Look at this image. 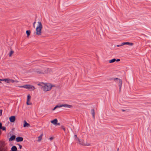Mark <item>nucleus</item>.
Segmentation results:
<instances>
[{
  "label": "nucleus",
  "mask_w": 151,
  "mask_h": 151,
  "mask_svg": "<svg viewBox=\"0 0 151 151\" xmlns=\"http://www.w3.org/2000/svg\"><path fill=\"white\" fill-rule=\"evenodd\" d=\"M92 114L93 116V118H94V116H95V112H94V109H93L92 110Z\"/></svg>",
  "instance_id": "nucleus-21"
},
{
  "label": "nucleus",
  "mask_w": 151,
  "mask_h": 151,
  "mask_svg": "<svg viewBox=\"0 0 151 151\" xmlns=\"http://www.w3.org/2000/svg\"><path fill=\"white\" fill-rule=\"evenodd\" d=\"M116 79H117L118 80V82H119V86L120 87V88H121V87L122 86V81L121 80L117 78H116Z\"/></svg>",
  "instance_id": "nucleus-12"
},
{
  "label": "nucleus",
  "mask_w": 151,
  "mask_h": 151,
  "mask_svg": "<svg viewBox=\"0 0 151 151\" xmlns=\"http://www.w3.org/2000/svg\"><path fill=\"white\" fill-rule=\"evenodd\" d=\"M116 61V60L115 59H113L112 60H111L109 61V63H113Z\"/></svg>",
  "instance_id": "nucleus-20"
},
{
  "label": "nucleus",
  "mask_w": 151,
  "mask_h": 151,
  "mask_svg": "<svg viewBox=\"0 0 151 151\" xmlns=\"http://www.w3.org/2000/svg\"><path fill=\"white\" fill-rule=\"evenodd\" d=\"M36 72L37 74H44L45 73V71L43 72L42 70H41L39 69L37 70L36 71Z\"/></svg>",
  "instance_id": "nucleus-7"
},
{
  "label": "nucleus",
  "mask_w": 151,
  "mask_h": 151,
  "mask_svg": "<svg viewBox=\"0 0 151 151\" xmlns=\"http://www.w3.org/2000/svg\"><path fill=\"white\" fill-rule=\"evenodd\" d=\"M1 129H2L3 130H5L6 128L5 127H2V128Z\"/></svg>",
  "instance_id": "nucleus-24"
},
{
  "label": "nucleus",
  "mask_w": 151,
  "mask_h": 151,
  "mask_svg": "<svg viewBox=\"0 0 151 151\" xmlns=\"http://www.w3.org/2000/svg\"><path fill=\"white\" fill-rule=\"evenodd\" d=\"M1 81H4L8 83H10V79L9 78L4 79L1 80Z\"/></svg>",
  "instance_id": "nucleus-10"
},
{
  "label": "nucleus",
  "mask_w": 151,
  "mask_h": 151,
  "mask_svg": "<svg viewBox=\"0 0 151 151\" xmlns=\"http://www.w3.org/2000/svg\"><path fill=\"white\" fill-rule=\"evenodd\" d=\"M75 136H76V137H77L76 135H75Z\"/></svg>",
  "instance_id": "nucleus-35"
},
{
  "label": "nucleus",
  "mask_w": 151,
  "mask_h": 151,
  "mask_svg": "<svg viewBox=\"0 0 151 151\" xmlns=\"http://www.w3.org/2000/svg\"><path fill=\"white\" fill-rule=\"evenodd\" d=\"M36 23V22H35L33 23V27L34 28H35V24Z\"/></svg>",
  "instance_id": "nucleus-30"
},
{
  "label": "nucleus",
  "mask_w": 151,
  "mask_h": 151,
  "mask_svg": "<svg viewBox=\"0 0 151 151\" xmlns=\"http://www.w3.org/2000/svg\"><path fill=\"white\" fill-rule=\"evenodd\" d=\"M58 122V120L57 119H55L54 120L51 121V122L54 125H56Z\"/></svg>",
  "instance_id": "nucleus-11"
},
{
  "label": "nucleus",
  "mask_w": 151,
  "mask_h": 151,
  "mask_svg": "<svg viewBox=\"0 0 151 151\" xmlns=\"http://www.w3.org/2000/svg\"><path fill=\"white\" fill-rule=\"evenodd\" d=\"M10 82H12V83H14V82H16V83H17V82H18V81H14L13 80H12V79H10Z\"/></svg>",
  "instance_id": "nucleus-22"
},
{
  "label": "nucleus",
  "mask_w": 151,
  "mask_h": 151,
  "mask_svg": "<svg viewBox=\"0 0 151 151\" xmlns=\"http://www.w3.org/2000/svg\"><path fill=\"white\" fill-rule=\"evenodd\" d=\"M57 107H58V106H56L53 109V110H55Z\"/></svg>",
  "instance_id": "nucleus-29"
},
{
  "label": "nucleus",
  "mask_w": 151,
  "mask_h": 151,
  "mask_svg": "<svg viewBox=\"0 0 151 151\" xmlns=\"http://www.w3.org/2000/svg\"><path fill=\"white\" fill-rule=\"evenodd\" d=\"M2 79H0V81H1V80H2ZM1 81H0V83H1Z\"/></svg>",
  "instance_id": "nucleus-34"
},
{
  "label": "nucleus",
  "mask_w": 151,
  "mask_h": 151,
  "mask_svg": "<svg viewBox=\"0 0 151 151\" xmlns=\"http://www.w3.org/2000/svg\"><path fill=\"white\" fill-rule=\"evenodd\" d=\"M120 60L119 59H118L116 60V61H120Z\"/></svg>",
  "instance_id": "nucleus-31"
},
{
  "label": "nucleus",
  "mask_w": 151,
  "mask_h": 151,
  "mask_svg": "<svg viewBox=\"0 0 151 151\" xmlns=\"http://www.w3.org/2000/svg\"><path fill=\"white\" fill-rule=\"evenodd\" d=\"M2 127V124L1 123H0V129Z\"/></svg>",
  "instance_id": "nucleus-25"
},
{
  "label": "nucleus",
  "mask_w": 151,
  "mask_h": 151,
  "mask_svg": "<svg viewBox=\"0 0 151 151\" xmlns=\"http://www.w3.org/2000/svg\"><path fill=\"white\" fill-rule=\"evenodd\" d=\"M62 127V129H63L64 131H65V128L64 127L62 126V127Z\"/></svg>",
  "instance_id": "nucleus-27"
},
{
  "label": "nucleus",
  "mask_w": 151,
  "mask_h": 151,
  "mask_svg": "<svg viewBox=\"0 0 151 151\" xmlns=\"http://www.w3.org/2000/svg\"><path fill=\"white\" fill-rule=\"evenodd\" d=\"M14 51L12 50H11L9 53V56L11 57L12 56V54L14 53Z\"/></svg>",
  "instance_id": "nucleus-19"
},
{
  "label": "nucleus",
  "mask_w": 151,
  "mask_h": 151,
  "mask_svg": "<svg viewBox=\"0 0 151 151\" xmlns=\"http://www.w3.org/2000/svg\"><path fill=\"white\" fill-rule=\"evenodd\" d=\"M1 113H2V111H1V110L0 111V114H1Z\"/></svg>",
  "instance_id": "nucleus-33"
},
{
  "label": "nucleus",
  "mask_w": 151,
  "mask_h": 151,
  "mask_svg": "<svg viewBox=\"0 0 151 151\" xmlns=\"http://www.w3.org/2000/svg\"><path fill=\"white\" fill-rule=\"evenodd\" d=\"M54 139V137H51L50 138V139L51 140H52Z\"/></svg>",
  "instance_id": "nucleus-26"
},
{
  "label": "nucleus",
  "mask_w": 151,
  "mask_h": 151,
  "mask_svg": "<svg viewBox=\"0 0 151 151\" xmlns=\"http://www.w3.org/2000/svg\"><path fill=\"white\" fill-rule=\"evenodd\" d=\"M31 33V32L30 30H27L26 31V33L27 35V37H29V36L30 34V33Z\"/></svg>",
  "instance_id": "nucleus-18"
},
{
  "label": "nucleus",
  "mask_w": 151,
  "mask_h": 151,
  "mask_svg": "<svg viewBox=\"0 0 151 151\" xmlns=\"http://www.w3.org/2000/svg\"><path fill=\"white\" fill-rule=\"evenodd\" d=\"M78 143L80 144L83 146H89L90 144L89 143L87 142H84V141L82 140L80 141L79 139H78Z\"/></svg>",
  "instance_id": "nucleus-4"
},
{
  "label": "nucleus",
  "mask_w": 151,
  "mask_h": 151,
  "mask_svg": "<svg viewBox=\"0 0 151 151\" xmlns=\"http://www.w3.org/2000/svg\"><path fill=\"white\" fill-rule=\"evenodd\" d=\"M61 106H64L66 107L70 108L72 107V106L68 104H64L62 105Z\"/></svg>",
  "instance_id": "nucleus-15"
},
{
  "label": "nucleus",
  "mask_w": 151,
  "mask_h": 151,
  "mask_svg": "<svg viewBox=\"0 0 151 151\" xmlns=\"http://www.w3.org/2000/svg\"><path fill=\"white\" fill-rule=\"evenodd\" d=\"M56 125H58L60 126V123H58L57 122V124H56Z\"/></svg>",
  "instance_id": "nucleus-28"
},
{
  "label": "nucleus",
  "mask_w": 151,
  "mask_h": 151,
  "mask_svg": "<svg viewBox=\"0 0 151 151\" xmlns=\"http://www.w3.org/2000/svg\"><path fill=\"white\" fill-rule=\"evenodd\" d=\"M19 148L20 149H21L22 148V146L21 145H19Z\"/></svg>",
  "instance_id": "nucleus-32"
},
{
  "label": "nucleus",
  "mask_w": 151,
  "mask_h": 151,
  "mask_svg": "<svg viewBox=\"0 0 151 151\" xmlns=\"http://www.w3.org/2000/svg\"><path fill=\"white\" fill-rule=\"evenodd\" d=\"M11 151H18L17 150V148L15 146L12 147L11 149Z\"/></svg>",
  "instance_id": "nucleus-14"
},
{
  "label": "nucleus",
  "mask_w": 151,
  "mask_h": 151,
  "mask_svg": "<svg viewBox=\"0 0 151 151\" xmlns=\"http://www.w3.org/2000/svg\"><path fill=\"white\" fill-rule=\"evenodd\" d=\"M15 135H13L11 137L9 138V141H12L15 138Z\"/></svg>",
  "instance_id": "nucleus-16"
},
{
  "label": "nucleus",
  "mask_w": 151,
  "mask_h": 151,
  "mask_svg": "<svg viewBox=\"0 0 151 151\" xmlns=\"http://www.w3.org/2000/svg\"><path fill=\"white\" fill-rule=\"evenodd\" d=\"M16 139V141L17 142H22L23 140V138L20 137H18Z\"/></svg>",
  "instance_id": "nucleus-8"
},
{
  "label": "nucleus",
  "mask_w": 151,
  "mask_h": 151,
  "mask_svg": "<svg viewBox=\"0 0 151 151\" xmlns=\"http://www.w3.org/2000/svg\"><path fill=\"white\" fill-rule=\"evenodd\" d=\"M30 126V124L27 123L25 121H24L23 127H29Z\"/></svg>",
  "instance_id": "nucleus-9"
},
{
  "label": "nucleus",
  "mask_w": 151,
  "mask_h": 151,
  "mask_svg": "<svg viewBox=\"0 0 151 151\" xmlns=\"http://www.w3.org/2000/svg\"><path fill=\"white\" fill-rule=\"evenodd\" d=\"M42 136H43V134H41V135L38 137V141H39V142H40L42 139Z\"/></svg>",
  "instance_id": "nucleus-17"
},
{
  "label": "nucleus",
  "mask_w": 151,
  "mask_h": 151,
  "mask_svg": "<svg viewBox=\"0 0 151 151\" xmlns=\"http://www.w3.org/2000/svg\"><path fill=\"white\" fill-rule=\"evenodd\" d=\"M133 45V44L132 43H129V42H123L122 44V45Z\"/></svg>",
  "instance_id": "nucleus-13"
},
{
  "label": "nucleus",
  "mask_w": 151,
  "mask_h": 151,
  "mask_svg": "<svg viewBox=\"0 0 151 151\" xmlns=\"http://www.w3.org/2000/svg\"><path fill=\"white\" fill-rule=\"evenodd\" d=\"M15 117L14 116H12L9 118V119L10 122H14L15 120Z\"/></svg>",
  "instance_id": "nucleus-6"
},
{
  "label": "nucleus",
  "mask_w": 151,
  "mask_h": 151,
  "mask_svg": "<svg viewBox=\"0 0 151 151\" xmlns=\"http://www.w3.org/2000/svg\"><path fill=\"white\" fill-rule=\"evenodd\" d=\"M0 151H6V149L4 148L0 149Z\"/></svg>",
  "instance_id": "nucleus-23"
},
{
  "label": "nucleus",
  "mask_w": 151,
  "mask_h": 151,
  "mask_svg": "<svg viewBox=\"0 0 151 151\" xmlns=\"http://www.w3.org/2000/svg\"><path fill=\"white\" fill-rule=\"evenodd\" d=\"M20 88H24L26 89H29L30 90H34L35 88L34 86L30 85H26L19 87Z\"/></svg>",
  "instance_id": "nucleus-3"
},
{
  "label": "nucleus",
  "mask_w": 151,
  "mask_h": 151,
  "mask_svg": "<svg viewBox=\"0 0 151 151\" xmlns=\"http://www.w3.org/2000/svg\"><path fill=\"white\" fill-rule=\"evenodd\" d=\"M31 96L29 94L27 96V100L26 102V104L27 105H31L32 104V103L30 102Z\"/></svg>",
  "instance_id": "nucleus-5"
},
{
  "label": "nucleus",
  "mask_w": 151,
  "mask_h": 151,
  "mask_svg": "<svg viewBox=\"0 0 151 151\" xmlns=\"http://www.w3.org/2000/svg\"><path fill=\"white\" fill-rule=\"evenodd\" d=\"M37 25L36 28V31L35 33L37 36H40L42 35V25L41 23L38 22L37 23Z\"/></svg>",
  "instance_id": "nucleus-2"
},
{
  "label": "nucleus",
  "mask_w": 151,
  "mask_h": 151,
  "mask_svg": "<svg viewBox=\"0 0 151 151\" xmlns=\"http://www.w3.org/2000/svg\"><path fill=\"white\" fill-rule=\"evenodd\" d=\"M39 85L42 86L43 90L45 91L50 90L52 87L55 86L50 83H42V84H39Z\"/></svg>",
  "instance_id": "nucleus-1"
}]
</instances>
